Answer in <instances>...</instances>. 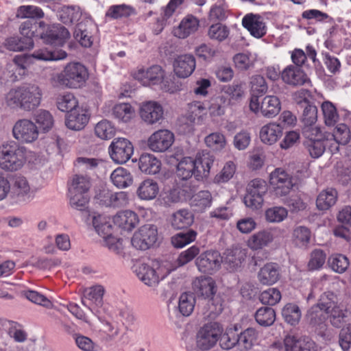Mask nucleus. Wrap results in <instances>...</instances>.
<instances>
[{"instance_id":"1","label":"nucleus","mask_w":351,"mask_h":351,"mask_svg":"<svg viewBox=\"0 0 351 351\" xmlns=\"http://www.w3.org/2000/svg\"><path fill=\"white\" fill-rule=\"evenodd\" d=\"M41 89L35 84L10 89L4 96L5 104L12 109L30 112L37 108L42 99Z\"/></svg>"},{"instance_id":"2","label":"nucleus","mask_w":351,"mask_h":351,"mask_svg":"<svg viewBox=\"0 0 351 351\" xmlns=\"http://www.w3.org/2000/svg\"><path fill=\"white\" fill-rule=\"evenodd\" d=\"M213 162V156L206 152L198 153L195 159L185 157L177 165V175L183 180L191 178L193 175L199 180L208 176Z\"/></svg>"},{"instance_id":"3","label":"nucleus","mask_w":351,"mask_h":351,"mask_svg":"<svg viewBox=\"0 0 351 351\" xmlns=\"http://www.w3.org/2000/svg\"><path fill=\"white\" fill-rule=\"evenodd\" d=\"M88 77L86 68L79 62H70L64 70L51 79L53 86H64L69 88H81Z\"/></svg>"},{"instance_id":"4","label":"nucleus","mask_w":351,"mask_h":351,"mask_svg":"<svg viewBox=\"0 0 351 351\" xmlns=\"http://www.w3.org/2000/svg\"><path fill=\"white\" fill-rule=\"evenodd\" d=\"M26 162V148L14 141L2 145L0 149V168L14 172L21 169Z\"/></svg>"},{"instance_id":"5","label":"nucleus","mask_w":351,"mask_h":351,"mask_svg":"<svg viewBox=\"0 0 351 351\" xmlns=\"http://www.w3.org/2000/svg\"><path fill=\"white\" fill-rule=\"evenodd\" d=\"M193 289L197 295L210 298L208 301V305L210 306L212 313L217 315L222 312L223 305L221 299L219 297H213L216 292V286L211 277L196 278L193 282Z\"/></svg>"},{"instance_id":"6","label":"nucleus","mask_w":351,"mask_h":351,"mask_svg":"<svg viewBox=\"0 0 351 351\" xmlns=\"http://www.w3.org/2000/svg\"><path fill=\"white\" fill-rule=\"evenodd\" d=\"M267 184L262 179H254L247 186V193L244 196V204L252 209L261 208L264 202V195L267 192Z\"/></svg>"},{"instance_id":"7","label":"nucleus","mask_w":351,"mask_h":351,"mask_svg":"<svg viewBox=\"0 0 351 351\" xmlns=\"http://www.w3.org/2000/svg\"><path fill=\"white\" fill-rule=\"evenodd\" d=\"M93 224L98 234L105 239L107 247L112 252L119 254L121 251V243L112 234V226L109 217L98 215L93 219Z\"/></svg>"},{"instance_id":"8","label":"nucleus","mask_w":351,"mask_h":351,"mask_svg":"<svg viewBox=\"0 0 351 351\" xmlns=\"http://www.w3.org/2000/svg\"><path fill=\"white\" fill-rule=\"evenodd\" d=\"M223 329L217 322H210L202 327L197 334V346L202 350L212 348L221 336Z\"/></svg>"},{"instance_id":"9","label":"nucleus","mask_w":351,"mask_h":351,"mask_svg":"<svg viewBox=\"0 0 351 351\" xmlns=\"http://www.w3.org/2000/svg\"><path fill=\"white\" fill-rule=\"evenodd\" d=\"M269 184L273 195L276 197L287 196L293 186L292 177L280 168L271 173Z\"/></svg>"},{"instance_id":"10","label":"nucleus","mask_w":351,"mask_h":351,"mask_svg":"<svg viewBox=\"0 0 351 351\" xmlns=\"http://www.w3.org/2000/svg\"><path fill=\"white\" fill-rule=\"evenodd\" d=\"M157 239V227L154 224H145L134 234L131 243L137 250H146L152 247Z\"/></svg>"},{"instance_id":"11","label":"nucleus","mask_w":351,"mask_h":351,"mask_svg":"<svg viewBox=\"0 0 351 351\" xmlns=\"http://www.w3.org/2000/svg\"><path fill=\"white\" fill-rule=\"evenodd\" d=\"M13 136L18 141L29 143L35 141L39 134L38 126L31 120H18L12 128Z\"/></svg>"},{"instance_id":"12","label":"nucleus","mask_w":351,"mask_h":351,"mask_svg":"<svg viewBox=\"0 0 351 351\" xmlns=\"http://www.w3.org/2000/svg\"><path fill=\"white\" fill-rule=\"evenodd\" d=\"M133 152L132 144L125 138H114L109 147L110 158L118 164H123L128 161L132 157Z\"/></svg>"},{"instance_id":"13","label":"nucleus","mask_w":351,"mask_h":351,"mask_svg":"<svg viewBox=\"0 0 351 351\" xmlns=\"http://www.w3.org/2000/svg\"><path fill=\"white\" fill-rule=\"evenodd\" d=\"M135 273L138 279L149 287H156L164 276H160V267L158 262L152 261V265L141 263L135 267Z\"/></svg>"},{"instance_id":"14","label":"nucleus","mask_w":351,"mask_h":351,"mask_svg":"<svg viewBox=\"0 0 351 351\" xmlns=\"http://www.w3.org/2000/svg\"><path fill=\"white\" fill-rule=\"evenodd\" d=\"M70 36L67 28L60 24H53L49 26L46 31L43 29L40 38L47 45L62 47Z\"/></svg>"},{"instance_id":"15","label":"nucleus","mask_w":351,"mask_h":351,"mask_svg":"<svg viewBox=\"0 0 351 351\" xmlns=\"http://www.w3.org/2000/svg\"><path fill=\"white\" fill-rule=\"evenodd\" d=\"M222 262L220 254L217 251H206L195 260L198 270L202 273L212 274L217 271Z\"/></svg>"},{"instance_id":"16","label":"nucleus","mask_w":351,"mask_h":351,"mask_svg":"<svg viewBox=\"0 0 351 351\" xmlns=\"http://www.w3.org/2000/svg\"><path fill=\"white\" fill-rule=\"evenodd\" d=\"M165 72L160 65H152L145 69H138L134 73V77L144 86L159 84L162 82Z\"/></svg>"},{"instance_id":"17","label":"nucleus","mask_w":351,"mask_h":351,"mask_svg":"<svg viewBox=\"0 0 351 351\" xmlns=\"http://www.w3.org/2000/svg\"><path fill=\"white\" fill-rule=\"evenodd\" d=\"M174 141L173 134L167 130H160L152 134L148 139V147L156 152L167 150Z\"/></svg>"},{"instance_id":"18","label":"nucleus","mask_w":351,"mask_h":351,"mask_svg":"<svg viewBox=\"0 0 351 351\" xmlns=\"http://www.w3.org/2000/svg\"><path fill=\"white\" fill-rule=\"evenodd\" d=\"M173 71L180 78H186L192 75L196 68L193 55L186 53L178 56L173 61Z\"/></svg>"},{"instance_id":"19","label":"nucleus","mask_w":351,"mask_h":351,"mask_svg":"<svg viewBox=\"0 0 351 351\" xmlns=\"http://www.w3.org/2000/svg\"><path fill=\"white\" fill-rule=\"evenodd\" d=\"M281 78L285 83L293 86H302L311 82L304 71L294 65L285 67L281 73Z\"/></svg>"},{"instance_id":"20","label":"nucleus","mask_w":351,"mask_h":351,"mask_svg":"<svg viewBox=\"0 0 351 351\" xmlns=\"http://www.w3.org/2000/svg\"><path fill=\"white\" fill-rule=\"evenodd\" d=\"M163 108L156 101H147L142 104L140 108V116L147 124L152 125L163 119Z\"/></svg>"},{"instance_id":"21","label":"nucleus","mask_w":351,"mask_h":351,"mask_svg":"<svg viewBox=\"0 0 351 351\" xmlns=\"http://www.w3.org/2000/svg\"><path fill=\"white\" fill-rule=\"evenodd\" d=\"M326 313L317 306H313L307 312L306 320L318 335H325L326 330Z\"/></svg>"},{"instance_id":"22","label":"nucleus","mask_w":351,"mask_h":351,"mask_svg":"<svg viewBox=\"0 0 351 351\" xmlns=\"http://www.w3.org/2000/svg\"><path fill=\"white\" fill-rule=\"evenodd\" d=\"M285 351H317L318 347L308 337L298 338L295 336H287L284 339Z\"/></svg>"},{"instance_id":"23","label":"nucleus","mask_w":351,"mask_h":351,"mask_svg":"<svg viewBox=\"0 0 351 351\" xmlns=\"http://www.w3.org/2000/svg\"><path fill=\"white\" fill-rule=\"evenodd\" d=\"M243 26L255 38H260L266 34V25L259 14H248L242 20Z\"/></svg>"},{"instance_id":"24","label":"nucleus","mask_w":351,"mask_h":351,"mask_svg":"<svg viewBox=\"0 0 351 351\" xmlns=\"http://www.w3.org/2000/svg\"><path fill=\"white\" fill-rule=\"evenodd\" d=\"M104 289L101 285L93 286L84 291L85 300H82V304L92 312L95 313L97 310L93 306L99 307L103 304V295Z\"/></svg>"},{"instance_id":"25","label":"nucleus","mask_w":351,"mask_h":351,"mask_svg":"<svg viewBox=\"0 0 351 351\" xmlns=\"http://www.w3.org/2000/svg\"><path fill=\"white\" fill-rule=\"evenodd\" d=\"M46 24L44 21H37L34 20H27L22 23L19 27V31L22 38L24 40L29 39L32 43V48L34 47V37L41 38L43 29Z\"/></svg>"},{"instance_id":"26","label":"nucleus","mask_w":351,"mask_h":351,"mask_svg":"<svg viewBox=\"0 0 351 351\" xmlns=\"http://www.w3.org/2000/svg\"><path fill=\"white\" fill-rule=\"evenodd\" d=\"M282 135V126L275 122H271L263 125L260 130V138L261 141L267 145H273Z\"/></svg>"},{"instance_id":"27","label":"nucleus","mask_w":351,"mask_h":351,"mask_svg":"<svg viewBox=\"0 0 351 351\" xmlns=\"http://www.w3.org/2000/svg\"><path fill=\"white\" fill-rule=\"evenodd\" d=\"M280 276L279 267L274 263L265 264L258 273V279L264 285L275 284L280 279Z\"/></svg>"},{"instance_id":"28","label":"nucleus","mask_w":351,"mask_h":351,"mask_svg":"<svg viewBox=\"0 0 351 351\" xmlns=\"http://www.w3.org/2000/svg\"><path fill=\"white\" fill-rule=\"evenodd\" d=\"M82 11L77 5H64L58 11V19L66 25H73L82 17Z\"/></svg>"},{"instance_id":"29","label":"nucleus","mask_w":351,"mask_h":351,"mask_svg":"<svg viewBox=\"0 0 351 351\" xmlns=\"http://www.w3.org/2000/svg\"><path fill=\"white\" fill-rule=\"evenodd\" d=\"M89 117L86 112L79 107L68 114L66 125L73 130H80L88 123Z\"/></svg>"},{"instance_id":"30","label":"nucleus","mask_w":351,"mask_h":351,"mask_svg":"<svg viewBox=\"0 0 351 351\" xmlns=\"http://www.w3.org/2000/svg\"><path fill=\"white\" fill-rule=\"evenodd\" d=\"M138 215L132 210H124L117 213L113 218L115 225L127 231H131L138 223Z\"/></svg>"},{"instance_id":"31","label":"nucleus","mask_w":351,"mask_h":351,"mask_svg":"<svg viewBox=\"0 0 351 351\" xmlns=\"http://www.w3.org/2000/svg\"><path fill=\"white\" fill-rule=\"evenodd\" d=\"M281 110V103L278 97L267 95L261 101L260 112L267 118H273L278 115Z\"/></svg>"},{"instance_id":"32","label":"nucleus","mask_w":351,"mask_h":351,"mask_svg":"<svg viewBox=\"0 0 351 351\" xmlns=\"http://www.w3.org/2000/svg\"><path fill=\"white\" fill-rule=\"evenodd\" d=\"M138 167L142 172L154 175L160 171L161 162L154 155L144 153L139 158Z\"/></svg>"},{"instance_id":"33","label":"nucleus","mask_w":351,"mask_h":351,"mask_svg":"<svg viewBox=\"0 0 351 351\" xmlns=\"http://www.w3.org/2000/svg\"><path fill=\"white\" fill-rule=\"evenodd\" d=\"M158 192V184L152 179H146L141 182L136 190L137 196L143 200L154 199Z\"/></svg>"},{"instance_id":"34","label":"nucleus","mask_w":351,"mask_h":351,"mask_svg":"<svg viewBox=\"0 0 351 351\" xmlns=\"http://www.w3.org/2000/svg\"><path fill=\"white\" fill-rule=\"evenodd\" d=\"M194 222L193 213L187 209H180L175 212L171 219V223L175 229H184L191 226Z\"/></svg>"},{"instance_id":"35","label":"nucleus","mask_w":351,"mask_h":351,"mask_svg":"<svg viewBox=\"0 0 351 351\" xmlns=\"http://www.w3.org/2000/svg\"><path fill=\"white\" fill-rule=\"evenodd\" d=\"M199 21L192 16L182 20L180 25L174 29V35L179 38H186L197 30Z\"/></svg>"},{"instance_id":"36","label":"nucleus","mask_w":351,"mask_h":351,"mask_svg":"<svg viewBox=\"0 0 351 351\" xmlns=\"http://www.w3.org/2000/svg\"><path fill=\"white\" fill-rule=\"evenodd\" d=\"M273 240L274 237L271 232L268 230H261L250 237L247 245L253 250H258L267 246Z\"/></svg>"},{"instance_id":"37","label":"nucleus","mask_w":351,"mask_h":351,"mask_svg":"<svg viewBox=\"0 0 351 351\" xmlns=\"http://www.w3.org/2000/svg\"><path fill=\"white\" fill-rule=\"evenodd\" d=\"M13 196L19 202H25L30 198V186L23 176L16 177L13 185Z\"/></svg>"},{"instance_id":"38","label":"nucleus","mask_w":351,"mask_h":351,"mask_svg":"<svg viewBox=\"0 0 351 351\" xmlns=\"http://www.w3.org/2000/svg\"><path fill=\"white\" fill-rule=\"evenodd\" d=\"M112 184L117 188L123 189L129 186L133 182L131 173L123 167H118L110 175Z\"/></svg>"},{"instance_id":"39","label":"nucleus","mask_w":351,"mask_h":351,"mask_svg":"<svg viewBox=\"0 0 351 351\" xmlns=\"http://www.w3.org/2000/svg\"><path fill=\"white\" fill-rule=\"evenodd\" d=\"M337 191L332 188L322 191L317 197L316 206L320 210H326L336 203Z\"/></svg>"},{"instance_id":"40","label":"nucleus","mask_w":351,"mask_h":351,"mask_svg":"<svg viewBox=\"0 0 351 351\" xmlns=\"http://www.w3.org/2000/svg\"><path fill=\"white\" fill-rule=\"evenodd\" d=\"M91 186L88 175L75 174L68 182V191L88 193Z\"/></svg>"},{"instance_id":"41","label":"nucleus","mask_w":351,"mask_h":351,"mask_svg":"<svg viewBox=\"0 0 351 351\" xmlns=\"http://www.w3.org/2000/svg\"><path fill=\"white\" fill-rule=\"evenodd\" d=\"M237 335V346L242 351L251 349L255 343L258 333L255 329L248 328Z\"/></svg>"},{"instance_id":"42","label":"nucleus","mask_w":351,"mask_h":351,"mask_svg":"<svg viewBox=\"0 0 351 351\" xmlns=\"http://www.w3.org/2000/svg\"><path fill=\"white\" fill-rule=\"evenodd\" d=\"M67 56L66 51L62 49L50 51L46 49H42L35 51L31 57L43 61H57L65 59Z\"/></svg>"},{"instance_id":"43","label":"nucleus","mask_w":351,"mask_h":351,"mask_svg":"<svg viewBox=\"0 0 351 351\" xmlns=\"http://www.w3.org/2000/svg\"><path fill=\"white\" fill-rule=\"evenodd\" d=\"M315 306L328 313L339 306L337 296L332 291H326L320 295L317 304Z\"/></svg>"},{"instance_id":"44","label":"nucleus","mask_w":351,"mask_h":351,"mask_svg":"<svg viewBox=\"0 0 351 351\" xmlns=\"http://www.w3.org/2000/svg\"><path fill=\"white\" fill-rule=\"evenodd\" d=\"M76 165L89 177L97 173L101 160L93 158L79 157L76 159Z\"/></svg>"},{"instance_id":"45","label":"nucleus","mask_w":351,"mask_h":351,"mask_svg":"<svg viewBox=\"0 0 351 351\" xmlns=\"http://www.w3.org/2000/svg\"><path fill=\"white\" fill-rule=\"evenodd\" d=\"M213 197L208 191H201L192 200L191 205L197 212H203L211 206Z\"/></svg>"},{"instance_id":"46","label":"nucleus","mask_w":351,"mask_h":351,"mask_svg":"<svg viewBox=\"0 0 351 351\" xmlns=\"http://www.w3.org/2000/svg\"><path fill=\"white\" fill-rule=\"evenodd\" d=\"M256 322L262 326H271L276 319V313L274 308L269 306L259 308L255 313Z\"/></svg>"},{"instance_id":"47","label":"nucleus","mask_w":351,"mask_h":351,"mask_svg":"<svg viewBox=\"0 0 351 351\" xmlns=\"http://www.w3.org/2000/svg\"><path fill=\"white\" fill-rule=\"evenodd\" d=\"M56 106L60 111L70 113L78 108V101L73 94L67 93L57 97Z\"/></svg>"},{"instance_id":"48","label":"nucleus","mask_w":351,"mask_h":351,"mask_svg":"<svg viewBox=\"0 0 351 351\" xmlns=\"http://www.w3.org/2000/svg\"><path fill=\"white\" fill-rule=\"evenodd\" d=\"M246 257L245 253L241 249L228 250L226 252L224 263L232 269L240 267Z\"/></svg>"},{"instance_id":"49","label":"nucleus","mask_w":351,"mask_h":351,"mask_svg":"<svg viewBox=\"0 0 351 351\" xmlns=\"http://www.w3.org/2000/svg\"><path fill=\"white\" fill-rule=\"evenodd\" d=\"M282 315L287 323L295 326L299 323L302 313L298 305L289 303L282 308Z\"/></svg>"},{"instance_id":"50","label":"nucleus","mask_w":351,"mask_h":351,"mask_svg":"<svg viewBox=\"0 0 351 351\" xmlns=\"http://www.w3.org/2000/svg\"><path fill=\"white\" fill-rule=\"evenodd\" d=\"M95 133L101 139L108 140L114 137L116 129L110 121L103 119L96 124Z\"/></svg>"},{"instance_id":"51","label":"nucleus","mask_w":351,"mask_h":351,"mask_svg":"<svg viewBox=\"0 0 351 351\" xmlns=\"http://www.w3.org/2000/svg\"><path fill=\"white\" fill-rule=\"evenodd\" d=\"M45 16L43 10L36 5H21L16 12V16L21 19H29V20L40 19Z\"/></svg>"},{"instance_id":"52","label":"nucleus","mask_w":351,"mask_h":351,"mask_svg":"<svg viewBox=\"0 0 351 351\" xmlns=\"http://www.w3.org/2000/svg\"><path fill=\"white\" fill-rule=\"evenodd\" d=\"M230 104V100L225 95L213 98L208 108L210 116L219 117L224 114L226 107Z\"/></svg>"},{"instance_id":"53","label":"nucleus","mask_w":351,"mask_h":351,"mask_svg":"<svg viewBox=\"0 0 351 351\" xmlns=\"http://www.w3.org/2000/svg\"><path fill=\"white\" fill-rule=\"evenodd\" d=\"M70 206L76 210H84L89 201L87 193L68 191Z\"/></svg>"},{"instance_id":"54","label":"nucleus","mask_w":351,"mask_h":351,"mask_svg":"<svg viewBox=\"0 0 351 351\" xmlns=\"http://www.w3.org/2000/svg\"><path fill=\"white\" fill-rule=\"evenodd\" d=\"M193 193L191 187H177L170 190L164 197L167 203H176L189 198Z\"/></svg>"},{"instance_id":"55","label":"nucleus","mask_w":351,"mask_h":351,"mask_svg":"<svg viewBox=\"0 0 351 351\" xmlns=\"http://www.w3.org/2000/svg\"><path fill=\"white\" fill-rule=\"evenodd\" d=\"M205 143L208 147L215 152H219L225 148L226 139L223 134L216 132L205 137Z\"/></svg>"},{"instance_id":"56","label":"nucleus","mask_w":351,"mask_h":351,"mask_svg":"<svg viewBox=\"0 0 351 351\" xmlns=\"http://www.w3.org/2000/svg\"><path fill=\"white\" fill-rule=\"evenodd\" d=\"M195 298L192 293H183L179 298L178 308L183 316H189L193 311Z\"/></svg>"},{"instance_id":"57","label":"nucleus","mask_w":351,"mask_h":351,"mask_svg":"<svg viewBox=\"0 0 351 351\" xmlns=\"http://www.w3.org/2000/svg\"><path fill=\"white\" fill-rule=\"evenodd\" d=\"M112 114L116 119L127 123L134 117V110L129 104H119L114 106Z\"/></svg>"},{"instance_id":"58","label":"nucleus","mask_w":351,"mask_h":351,"mask_svg":"<svg viewBox=\"0 0 351 351\" xmlns=\"http://www.w3.org/2000/svg\"><path fill=\"white\" fill-rule=\"evenodd\" d=\"M322 110L325 124L328 126H334L339 118L336 107L330 101H326L322 103Z\"/></svg>"},{"instance_id":"59","label":"nucleus","mask_w":351,"mask_h":351,"mask_svg":"<svg viewBox=\"0 0 351 351\" xmlns=\"http://www.w3.org/2000/svg\"><path fill=\"white\" fill-rule=\"evenodd\" d=\"M311 237V230L305 226H298L293 232V241L300 247H306Z\"/></svg>"},{"instance_id":"60","label":"nucleus","mask_w":351,"mask_h":351,"mask_svg":"<svg viewBox=\"0 0 351 351\" xmlns=\"http://www.w3.org/2000/svg\"><path fill=\"white\" fill-rule=\"evenodd\" d=\"M197 234V232L193 230L178 233L171 237V243L176 248H182L194 241Z\"/></svg>"},{"instance_id":"61","label":"nucleus","mask_w":351,"mask_h":351,"mask_svg":"<svg viewBox=\"0 0 351 351\" xmlns=\"http://www.w3.org/2000/svg\"><path fill=\"white\" fill-rule=\"evenodd\" d=\"M329 267L336 273H344L349 266L348 258L341 254L330 256L328 260Z\"/></svg>"},{"instance_id":"62","label":"nucleus","mask_w":351,"mask_h":351,"mask_svg":"<svg viewBox=\"0 0 351 351\" xmlns=\"http://www.w3.org/2000/svg\"><path fill=\"white\" fill-rule=\"evenodd\" d=\"M36 123L39 128L44 132L49 131L54 125V119L52 114L46 110H40L35 114Z\"/></svg>"},{"instance_id":"63","label":"nucleus","mask_w":351,"mask_h":351,"mask_svg":"<svg viewBox=\"0 0 351 351\" xmlns=\"http://www.w3.org/2000/svg\"><path fill=\"white\" fill-rule=\"evenodd\" d=\"M4 45L6 49L13 51H20L32 49L30 40H24L22 37H10L5 40Z\"/></svg>"},{"instance_id":"64","label":"nucleus","mask_w":351,"mask_h":351,"mask_svg":"<svg viewBox=\"0 0 351 351\" xmlns=\"http://www.w3.org/2000/svg\"><path fill=\"white\" fill-rule=\"evenodd\" d=\"M134 12L132 7L121 4L110 6L106 13V16L113 19L128 17Z\"/></svg>"}]
</instances>
